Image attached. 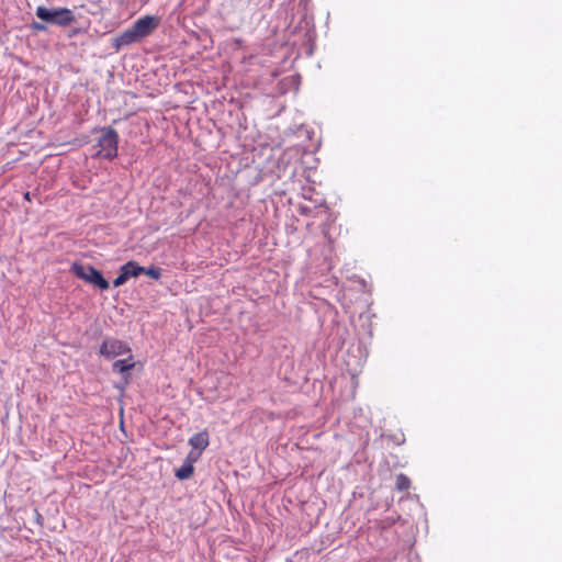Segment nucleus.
I'll return each mask as SVG.
<instances>
[{
    "label": "nucleus",
    "instance_id": "1",
    "mask_svg": "<svg viewBox=\"0 0 562 562\" xmlns=\"http://www.w3.org/2000/svg\"><path fill=\"white\" fill-rule=\"evenodd\" d=\"M158 25L159 20L156 16L145 15L139 18L130 29L113 38L112 46L119 52L123 47L130 46L147 37L158 27Z\"/></svg>",
    "mask_w": 562,
    "mask_h": 562
},
{
    "label": "nucleus",
    "instance_id": "2",
    "mask_svg": "<svg viewBox=\"0 0 562 562\" xmlns=\"http://www.w3.org/2000/svg\"><path fill=\"white\" fill-rule=\"evenodd\" d=\"M36 16L44 22H48L61 27L69 26L76 21L74 12L68 8L47 9L45 7L36 8Z\"/></svg>",
    "mask_w": 562,
    "mask_h": 562
},
{
    "label": "nucleus",
    "instance_id": "3",
    "mask_svg": "<svg viewBox=\"0 0 562 562\" xmlns=\"http://www.w3.org/2000/svg\"><path fill=\"white\" fill-rule=\"evenodd\" d=\"M119 134L112 127H104L98 138L95 147L97 157L114 159L117 156Z\"/></svg>",
    "mask_w": 562,
    "mask_h": 562
},
{
    "label": "nucleus",
    "instance_id": "4",
    "mask_svg": "<svg viewBox=\"0 0 562 562\" xmlns=\"http://www.w3.org/2000/svg\"><path fill=\"white\" fill-rule=\"evenodd\" d=\"M71 272L79 279L99 288L100 290H108L109 282L103 278L101 272L92 266H85L75 262L71 266Z\"/></svg>",
    "mask_w": 562,
    "mask_h": 562
},
{
    "label": "nucleus",
    "instance_id": "5",
    "mask_svg": "<svg viewBox=\"0 0 562 562\" xmlns=\"http://www.w3.org/2000/svg\"><path fill=\"white\" fill-rule=\"evenodd\" d=\"M144 267H140L136 261H127L120 268L119 276L114 279L113 285L121 286L123 285L130 278L138 277L143 273Z\"/></svg>",
    "mask_w": 562,
    "mask_h": 562
},
{
    "label": "nucleus",
    "instance_id": "6",
    "mask_svg": "<svg viewBox=\"0 0 562 562\" xmlns=\"http://www.w3.org/2000/svg\"><path fill=\"white\" fill-rule=\"evenodd\" d=\"M210 443V436L206 429L194 434L189 438V445L192 447V450L202 453Z\"/></svg>",
    "mask_w": 562,
    "mask_h": 562
},
{
    "label": "nucleus",
    "instance_id": "7",
    "mask_svg": "<svg viewBox=\"0 0 562 562\" xmlns=\"http://www.w3.org/2000/svg\"><path fill=\"white\" fill-rule=\"evenodd\" d=\"M137 363L133 360V357L130 356L126 359L117 360L113 363V371L119 372L123 375L125 383L128 380V372L134 369Z\"/></svg>",
    "mask_w": 562,
    "mask_h": 562
},
{
    "label": "nucleus",
    "instance_id": "8",
    "mask_svg": "<svg viewBox=\"0 0 562 562\" xmlns=\"http://www.w3.org/2000/svg\"><path fill=\"white\" fill-rule=\"evenodd\" d=\"M194 467L190 462H184L177 471L176 476L179 480H188L193 475Z\"/></svg>",
    "mask_w": 562,
    "mask_h": 562
},
{
    "label": "nucleus",
    "instance_id": "9",
    "mask_svg": "<svg viewBox=\"0 0 562 562\" xmlns=\"http://www.w3.org/2000/svg\"><path fill=\"white\" fill-rule=\"evenodd\" d=\"M395 487L400 492L409 490L411 480L403 473L398 474L395 480Z\"/></svg>",
    "mask_w": 562,
    "mask_h": 562
},
{
    "label": "nucleus",
    "instance_id": "10",
    "mask_svg": "<svg viewBox=\"0 0 562 562\" xmlns=\"http://www.w3.org/2000/svg\"><path fill=\"white\" fill-rule=\"evenodd\" d=\"M143 273L147 274L151 279L158 280L161 276V270L158 267L144 268Z\"/></svg>",
    "mask_w": 562,
    "mask_h": 562
},
{
    "label": "nucleus",
    "instance_id": "11",
    "mask_svg": "<svg viewBox=\"0 0 562 562\" xmlns=\"http://www.w3.org/2000/svg\"><path fill=\"white\" fill-rule=\"evenodd\" d=\"M201 453L195 452L194 450L190 451L184 462H190L193 465L195 461L200 458Z\"/></svg>",
    "mask_w": 562,
    "mask_h": 562
},
{
    "label": "nucleus",
    "instance_id": "12",
    "mask_svg": "<svg viewBox=\"0 0 562 562\" xmlns=\"http://www.w3.org/2000/svg\"><path fill=\"white\" fill-rule=\"evenodd\" d=\"M31 29L36 32H45L47 31V26L43 23L33 22Z\"/></svg>",
    "mask_w": 562,
    "mask_h": 562
},
{
    "label": "nucleus",
    "instance_id": "13",
    "mask_svg": "<svg viewBox=\"0 0 562 562\" xmlns=\"http://www.w3.org/2000/svg\"><path fill=\"white\" fill-rule=\"evenodd\" d=\"M119 349H120L119 351H127V352H131V348H130V347H125V346H124V347H122V346H120V347H119Z\"/></svg>",
    "mask_w": 562,
    "mask_h": 562
},
{
    "label": "nucleus",
    "instance_id": "14",
    "mask_svg": "<svg viewBox=\"0 0 562 562\" xmlns=\"http://www.w3.org/2000/svg\"><path fill=\"white\" fill-rule=\"evenodd\" d=\"M106 349H108V344L103 342L101 348H100V352L106 351Z\"/></svg>",
    "mask_w": 562,
    "mask_h": 562
},
{
    "label": "nucleus",
    "instance_id": "15",
    "mask_svg": "<svg viewBox=\"0 0 562 562\" xmlns=\"http://www.w3.org/2000/svg\"><path fill=\"white\" fill-rule=\"evenodd\" d=\"M24 199L31 201V193L29 191L24 193Z\"/></svg>",
    "mask_w": 562,
    "mask_h": 562
}]
</instances>
